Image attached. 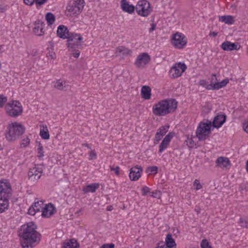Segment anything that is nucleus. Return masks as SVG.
I'll list each match as a JSON object with an SVG mask.
<instances>
[{
  "instance_id": "423d86ee",
  "label": "nucleus",
  "mask_w": 248,
  "mask_h": 248,
  "mask_svg": "<svg viewBox=\"0 0 248 248\" xmlns=\"http://www.w3.org/2000/svg\"><path fill=\"white\" fill-rule=\"evenodd\" d=\"M211 123L201 122L197 127L196 134L199 140H204L211 131Z\"/></svg>"
},
{
  "instance_id": "0eeeda50",
  "label": "nucleus",
  "mask_w": 248,
  "mask_h": 248,
  "mask_svg": "<svg viewBox=\"0 0 248 248\" xmlns=\"http://www.w3.org/2000/svg\"><path fill=\"white\" fill-rule=\"evenodd\" d=\"M84 0H71L66 7L67 10L73 15H78L84 6Z\"/></svg>"
},
{
  "instance_id": "6e6d98bb",
  "label": "nucleus",
  "mask_w": 248,
  "mask_h": 248,
  "mask_svg": "<svg viewBox=\"0 0 248 248\" xmlns=\"http://www.w3.org/2000/svg\"><path fill=\"white\" fill-rule=\"evenodd\" d=\"M55 54L53 52H49L48 54H47V57H50L51 59L54 58Z\"/></svg>"
},
{
  "instance_id": "f3484780",
  "label": "nucleus",
  "mask_w": 248,
  "mask_h": 248,
  "mask_svg": "<svg viewBox=\"0 0 248 248\" xmlns=\"http://www.w3.org/2000/svg\"><path fill=\"white\" fill-rule=\"evenodd\" d=\"M174 135V133L173 132H170L165 136L159 146V153H162L165 149L168 147L171 139L173 137Z\"/></svg>"
},
{
  "instance_id": "ddd939ff",
  "label": "nucleus",
  "mask_w": 248,
  "mask_h": 248,
  "mask_svg": "<svg viewBox=\"0 0 248 248\" xmlns=\"http://www.w3.org/2000/svg\"><path fill=\"white\" fill-rule=\"evenodd\" d=\"M11 188L10 183L0 182V197H7V199L11 195Z\"/></svg>"
},
{
  "instance_id": "58836bf2",
  "label": "nucleus",
  "mask_w": 248,
  "mask_h": 248,
  "mask_svg": "<svg viewBox=\"0 0 248 248\" xmlns=\"http://www.w3.org/2000/svg\"><path fill=\"white\" fill-rule=\"evenodd\" d=\"M161 196V192L159 190H155L152 192L151 196L153 198L160 199Z\"/></svg>"
},
{
  "instance_id": "09e8293b",
  "label": "nucleus",
  "mask_w": 248,
  "mask_h": 248,
  "mask_svg": "<svg viewBox=\"0 0 248 248\" xmlns=\"http://www.w3.org/2000/svg\"><path fill=\"white\" fill-rule=\"evenodd\" d=\"M215 87H216V86L215 85V84L211 83L209 85H207V86L206 87V88L208 90H217V88H215Z\"/></svg>"
},
{
  "instance_id": "a878e982",
  "label": "nucleus",
  "mask_w": 248,
  "mask_h": 248,
  "mask_svg": "<svg viewBox=\"0 0 248 248\" xmlns=\"http://www.w3.org/2000/svg\"><path fill=\"white\" fill-rule=\"evenodd\" d=\"M99 187V185L97 183H93L87 185L83 188V191L84 193L89 192L93 193L95 192L97 189Z\"/></svg>"
},
{
  "instance_id": "a18cd8bd",
  "label": "nucleus",
  "mask_w": 248,
  "mask_h": 248,
  "mask_svg": "<svg viewBox=\"0 0 248 248\" xmlns=\"http://www.w3.org/2000/svg\"><path fill=\"white\" fill-rule=\"evenodd\" d=\"M124 47L123 46L118 47L116 49V54L117 55H120L121 53L124 54Z\"/></svg>"
},
{
  "instance_id": "ea45409f",
  "label": "nucleus",
  "mask_w": 248,
  "mask_h": 248,
  "mask_svg": "<svg viewBox=\"0 0 248 248\" xmlns=\"http://www.w3.org/2000/svg\"><path fill=\"white\" fill-rule=\"evenodd\" d=\"M29 143L30 139L28 137H26L22 140V142L20 145L22 147H25L29 144Z\"/></svg>"
},
{
  "instance_id": "aec40b11",
  "label": "nucleus",
  "mask_w": 248,
  "mask_h": 248,
  "mask_svg": "<svg viewBox=\"0 0 248 248\" xmlns=\"http://www.w3.org/2000/svg\"><path fill=\"white\" fill-rule=\"evenodd\" d=\"M226 116L224 114H218L215 118L213 122L214 127L219 128L225 123Z\"/></svg>"
},
{
  "instance_id": "de8ad7c7",
  "label": "nucleus",
  "mask_w": 248,
  "mask_h": 248,
  "mask_svg": "<svg viewBox=\"0 0 248 248\" xmlns=\"http://www.w3.org/2000/svg\"><path fill=\"white\" fill-rule=\"evenodd\" d=\"M48 0H35L36 5H42L44 4Z\"/></svg>"
},
{
  "instance_id": "1a4fd4ad",
  "label": "nucleus",
  "mask_w": 248,
  "mask_h": 248,
  "mask_svg": "<svg viewBox=\"0 0 248 248\" xmlns=\"http://www.w3.org/2000/svg\"><path fill=\"white\" fill-rule=\"evenodd\" d=\"M171 44L176 48L182 49L187 44L186 36L180 32H176L172 37Z\"/></svg>"
},
{
  "instance_id": "2f4dec72",
  "label": "nucleus",
  "mask_w": 248,
  "mask_h": 248,
  "mask_svg": "<svg viewBox=\"0 0 248 248\" xmlns=\"http://www.w3.org/2000/svg\"><path fill=\"white\" fill-rule=\"evenodd\" d=\"M228 83L229 80L228 79H225L220 82H216L215 85L216 86V87H215V88L218 90L219 89L225 86Z\"/></svg>"
},
{
  "instance_id": "f257e3e1",
  "label": "nucleus",
  "mask_w": 248,
  "mask_h": 248,
  "mask_svg": "<svg viewBox=\"0 0 248 248\" xmlns=\"http://www.w3.org/2000/svg\"><path fill=\"white\" fill-rule=\"evenodd\" d=\"M36 229V225L32 222L21 226L19 235L22 248H34L39 243L41 235Z\"/></svg>"
},
{
  "instance_id": "c9c22d12",
  "label": "nucleus",
  "mask_w": 248,
  "mask_h": 248,
  "mask_svg": "<svg viewBox=\"0 0 248 248\" xmlns=\"http://www.w3.org/2000/svg\"><path fill=\"white\" fill-rule=\"evenodd\" d=\"M201 247L202 248H212V247L209 246V243L206 240H202L201 243Z\"/></svg>"
},
{
  "instance_id": "8fccbe9b",
  "label": "nucleus",
  "mask_w": 248,
  "mask_h": 248,
  "mask_svg": "<svg viewBox=\"0 0 248 248\" xmlns=\"http://www.w3.org/2000/svg\"><path fill=\"white\" fill-rule=\"evenodd\" d=\"M243 128L244 130L248 133V121L243 123Z\"/></svg>"
},
{
  "instance_id": "bb28decb",
  "label": "nucleus",
  "mask_w": 248,
  "mask_h": 248,
  "mask_svg": "<svg viewBox=\"0 0 248 248\" xmlns=\"http://www.w3.org/2000/svg\"><path fill=\"white\" fill-rule=\"evenodd\" d=\"M40 136L44 140H48L49 139V134L47 127L46 125H42V128L40 129Z\"/></svg>"
},
{
  "instance_id": "72a5a7b5",
  "label": "nucleus",
  "mask_w": 248,
  "mask_h": 248,
  "mask_svg": "<svg viewBox=\"0 0 248 248\" xmlns=\"http://www.w3.org/2000/svg\"><path fill=\"white\" fill-rule=\"evenodd\" d=\"M37 150L38 157L41 158L44 156L43 147L41 143H38Z\"/></svg>"
},
{
  "instance_id": "f704fd0d",
  "label": "nucleus",
  "mask_w": 248,
  "mask_h": 248,
  "mask_svg": "<svg viewBox=\"0 0 248 248\" xmlns=\"http://www.w3.org/2000/svg\"><path fill=\"white\" fill-rule=\"evenodd\" d=\"M169 128V125H165L161 127L159 129H158L157 132L160 133V134H161L162 135L164 136L168 132Z\"/></svg>"
},
{
  "instance_id": "603ef678",
  "label": "nucleus",
  "mask_w": 248,
  "mask_h": 248,
  "mask_svg": "<svg viewBox=\"0 0 248 248\" xmlns=\"http://www.w3.org/2000/svg\"><path fill=\"white\" fill-rule=\"evenodd\" d=\"M199 84L200 85L202 86H205L207 84V83H206V81L204 80V79H202V80H200V81H199Z\"/></svg>"
},
{
  "instance_id": "6e6552de",
  "label": "nucleus",
  "mask_w": 248,
  "mask_h": 248,
  "mask_svg": "<svg viewBox=\"0 0 248 248\" xmlns=\"http://www.w3.org/2000/svg\"><path fill=\"white\" fill-rule=\"evenodd\" d=\"M137 14L142 16L146 17L151 12L152 9L149 2L146 0H141L136 5Z\"/></svg>"
},
{
  "instance_id": "c85d7f7f",
  "label": "nucleus",
  "mask_w": 248,
  "mask_h": 248,
  "mask_svg": "<svg viewBox=\"0 0 248 248\" xmlns=\"http://www.w3.org/2000/svg\"><path fill=\"white\" fill-rule=\"evenodd\" d=\"M45 18L46 20L47 21L48 25H52L54 23L55 20V16L53 14H52L50 12L46 13Z\"/></svg>"
},
{
  "instance_id": "5701e85b",
  "label": "nucleus",
  "mask_w": 248,
  "mask_h": 248,
  "mask_svg": "<svg viewBox=\"0 0 248 248\" xmlns=\"http://www.w3.org/2000/svg\"><path fill=\"white\" fill-rule=\"evenodd\" d=\"M217 166L227 167L230 165V161L229 159L226 157L220 156L217 158L216 161Z\"/></svg>"
},
{
  "instance_id": "5fc2aeb1",
  "label": "nucleus",
  "mask_w": 248,
  "mask_h": 248,
  "mask_svg": "<svg viewBox=\"0 0 248 248\" xmlns=\"http://www.w3.org/2000/svg\"><path fill=\"white\" fill-rule=\"evenodd\" d=\"M155 25L154 23L151 24V27L149 29V32H151L155 30Z\"/></svg>"
},
{
  "instance_id": "e433bc0d",
  "label": "nucleus",
  "mask_w": 248,
  "mask_h": 248,
  "mask_svg": "<svg viewBox=\"0 0 248 248\" xmlns=\"http://www.w3.org/2000/svg\"><path fill=\"white\" fill-rule=\"evenodd\" d=\"M163 136L161 134H160V133H158V132H157L155 135L154 143L155 144L158 143V142L161 139V138Z\"/></svg>"
},
{
  "instance_id": "49530a36",
  "label": "nucleus",
  "mask_w": 248,
  "mask_h": 248,
  "mask_svg": "<svg viewBox=\"0 0 248 248\" xmlns=\"http://www.w3.org/2000/svg\"><path fill=\"white\" fill-rule=\"evenodd\" d=\"M96 155L94 151H91L89 153V159L92 160L95 158Z\"/></svg>"
},
{
  "instance_id": "c03bdc74",
  "label": "nucleus",
  "mask_w": 248,
  "mask_h": 248,
  "mask_svg": "<svg viewBox=\"0 0 248 248\" xmlns=\"http://www.w3.org/2000/svg\"><path fill=\"white\" fill-rule=\"evenodd\" d=\"M115 246L113 243L105 244L103 245L100 248H114Z\"/></svg>"
},
{
  "instance_id": "dca6fc26",
  "label": "nucleus",
  "mask_w": 248,
  "mask_h": 248,
  "mask_svg": "<svg viewBox=\"0 0 248 248\" xmlns=\"http://www.w3.org/2000/svg\"><path fill=\"white\" fill-rule=\"evenodd\" d=\"M45 24L40 20H37L34 23V27L33 29L34 33L39 36L43 35L45 32L44 27Z\"/></svg>"
},
{
  "instance_id": "b1692460",
  "label": "nucleus",
  "mask_w": 248,
  "mask_h": 248,
  "mask_svg": "<svg viewBox=\"0 0 248 248\" xmlns=\"http://www.w3.org/2000/svg\"><path fill=\"white\" fill-rule=\"evenodd\" d=\"M165 244L167 248H176V245L172 235L169 233L167 235L165 239Z\"/></svg>"
},
{
  "instance_id": "37998d69",
  "label": "nucleus",
  "mask_w": 248,
  "mask_h": 248,
  "mask_svg": "<svg viewBox=\"0 0 248 248\" xmlns=\"http://www.w3.org/2000/svg\"><path fill=\"white\" fill-rule=\"evenodd\" d=\"M149 192H150V189L148 187L144 186L142 188L141 193L142 195L145 196Z\"/></svg>"
},
{
  "instance_id": "864d4df0",
  "label": "nucleus",
  "mask_w": 248,
  "mask_h": 248,
  "mask_svg": "<svg viewBox=\"0 0 248 248\" xmlns=\"http://www.w3.org/2000/svg\"><path fill=\"white\" fill-rule=\"evenodd\" d=\"M80 52L78 50L76 51V52L72 53V55L75 58H78L79 56Z\"/></svg>"
},
{
  "instance_id": "13d9d810",
  "label": "nucleus",
  "mask_w": 248,
  "mask_h": 248,
  "mask_svg": "<svg viewBox=\"0 0 248 248\" xmlns=\"http://www.w3.org/2000/svg\"><path fill=\"white\" fill-rule=\"evenodd\" d=\"M119 167L118 166H117L115 169L114 171H115V174L117 175H118L119 173Z\"/></svg>"
},
{
  "instance_id": "39448f33",
  "label": "nucleus",
  "mask_w": 248,
  "mask_h": 248,
  "mask_svg": "<svg viewBox=\"0 0 248 248\" xmlns=\"http://www.w3.org/2000/svg\"><path fill=\"white\" fill-rule=\"evenodd\" d=\"M7 114L13 117L19 115L22 112V107L18 101H12L9 102L5 106Z\"/></svg>"
},
{
  "instance_id": "3c124183",
  "label": "nucleus",
  "mask_w": 248,
  "mask_h": 248,
  "mask_svg": "<svg viewBox=\"0 0 248 248\" xmlns=\"http://www.w3.org/2000/svg\"><path fill=\"white\" fill-rule=\"evenodd\" d=\"M23 1L25 4L28 5H32L35 2V0H23Z\"/></svg>"
},
{
  "instance_id": "4468645a",
  "label": "nucleus",
  "mask_w": 248,
  "mask_h": 248,
  "mask_svg": "<svg viewBox=\"0 0 248 248\" xmlns=\"http://www.w3.org/2000/svg\"><path fill=\"white\" fill-rule=\"evenodd\" d=\"M44 203L42 201H35L28 210V214L34 216L36 212L42 211L43 209Z\"/></svg>"
},
{
  "instance_id": "cd10ccee",
  "label": "nucleus",
  "mask_w": 248,
  "mask_h": 248,
  "mask_svg": "<svg viewBox=\"0 0 248 248\" xmlns=\"http://www.w3.org/2000/svg\"><path fill=\"white\" fill-rule=\"evenodd\" d=\"M219 21L228 24H233L234 21L231 16H223L219 17Z\"/></svg>"
},
{
  "instance_id": "79ce46f5",
  "label": "nucleus",
  "mask_w": 248,
  "mask_h": 248,
  "mask_svg": "<svg viewBox=\"0 0 248 248\" xmlns=\"http://www.w3.org/2000/svg\"><path fill=\"white\" fill-rule=\"evenodd\" d=\"M193 185L194 186H196V190H199L200 189H201L202 188V185L201 184V183L199 182V181L196 179L195 180L194 182V183H193Z\"/></svg>"
},
{
  "instance_id": "4d7b16f0",
  "label": "nucleus",
  "mask_w": 248,
  "mask_h": 248,
  "mask_svg": "<svg viewBox=\"0 0 248 248\" xmlns=\"http://www.w3.org/2000/svg\"><path fill=\"white\" fill-rule=\"evenodd\" d=\"M121 7L123 11H124V0H121Z\"/></svg>"
},
{
  "instance_id": "393cba45",
  "label": "nucleus",
  "mask_w": 248,
  "mask_h": 248,
  "mask_svg": "<svg viewBox=\"0 0 248 248\" xmlns=\"http://www.w3.org/2000/svg\"><path fill=\"white\" fill-rule=\"evenodd\" d=\"M9 206L8 199L7 197H0V214L5 211Z\"/></svg>"
},
{
  "instance_id": "412c9836",
  "label": "nucleus",
  "mask_w": 248,
  "mask_h": 248,
  "mask_svg": "<svg viewBox=\"0 0 248 248\" xmlns=\"http://www.w3.org/2000/svg\"><path fill=\"white\" fill-rule=\"evenodd\" d=\"M141 95L142 98L149 100L151 96V89L148 86H143L141 89Z\"/></svg>"
},
{
  "instance_id": "0e129e2a",
  "label": "nucleus",
  "mask_w": 248,
  "mask_h": 248,
  "mask_svg": "<svg viewBox=\"0 0 248 248\" xmlns=\"http://www.w3.org/2000/svg\"><path fill=\"white\" fill-rule=\"evenodd\" d=\"M112 209H113V207L111 205L108 206L107 208V209L108 211H111L112 210Z\"/></svg>"
},
{
  "instance_id": "7ed1b4c3",
  "label": "nucleus",
  "mask_w": 248,
  "mask_h": 248,
  "mask_svg": "<svg viewBox=\"0 0 248 248\" xmlns=\"http://www.w3.org/2000/svg\"><path fill=\"white\" fill-rule=\"evenodd\" d=\"M177 105L178 102L175 99H163L153 105V113L155 116H164L174 112L177 109Z\"/></svg>"
},
{
  "instance_id": "9b49d317",
  "label": "nucleus",
  "mask_w": 248,
  "mask_h": 248,
  "mask_svg": "<svg viewBox=\"0 0 248 248\" xmlns=\"http://www.w3.org/2000/svg\"><path fill=\"white\" fill-rule=\"evenodd\" d=\"M150 61V56L147 53H141L138 56L135 64L137 67H143L148 64Z\"/></svg>"
},
{
  "instance_id": "a211bd4d",
  "label": "nucleus",
  "mask_w": 248,
  "mask_h": 248,
  "mask_svg": "<svg viewBox=\"0 0 248 248\" xmlns=\"http://www.w3.org/2000/svg\"><path fill=\"white\" fill-rule=\"evenodd\" d=\"M55 211V208L53 204H46L42 211V216L44 217H49L54 213Z\"/></svg>"
},
{
  "instance_id": "338daca9",
  "label": "nucleus",
  "mask_w": 248,
  "mask_h": 248,
  "mask_svg": "<svg viewBox=\"0 0 248 248\" xmlns=\"http://www.w3.org/2000/svg\"><path fill=\"white\" fill-rule=\"evenodd\" d=\"M190 144L191 145L190 147H193V146H194V142H193V141L192 140L190 141Z\"/></svg>"
},
{
  "instance_id": "473e14b6",
  "label": "nucleus",
  "mask_w": 248,
  "mask_h": 248,
  "mask_svg": "<svg viewBox=\"0 0 248 248\" xmlns=\"http://www.w3.org/2000/svg\"><path fill=\"white\" fill-rule=\"evenodd\" d=\"M238 223L240 224V225L242 227L248 228V218H246V217L240 218L239 219Z\"/></svg>"
},
{
  "instance_id": "bf43d9fd",
  "label": "nucleus",
  "mask_w": 248,
  "mask_h": 248,
  "mask_svg": "<svg viewBox=\"0 0 248 248\" xmlns=\"http://www.w3.org/2000/svg\"><path fill=\"white\" fill-rule=\"evenodd\" d=\"M217 33L216 32H211L209 33L210 36H212L213 37H216L217 35Z\"/></svg>"
},
{
  "instance_id": "774afa93",
  "label": "nucleus",
  "mask_w": 248,
  "mask_h": 248,
  "mask_svg": "<svg viewBox=\"0 0 248 248\" xmlns=\"http://www.w3.org/2000/svg\"><path fill=\"white\" fill-rule=\"evenodd\" d=\"M246 170L248 173V160L247 161V163H246Z\"/></svg>"
},
{
  "instance_id": "2eb2a0df",
  "label": "nucleus",
  "mask_w": 248,
  "mask_h": 248,
  "mask_svg": "<svg viewBox=\"0 0 248 248\" xmlns=\"http://www.w3.org/2000/svg\"><path fill=\"white\" fill-rule=\"evenodd\" d=\"M221 48L224 51L238 50L240 49V45L238 43H232L230 41H225L221 46Z\"/></svg>"
},
{
  "instance_id": "a19ab883",
  "label": "nucleus",
  "mask_w": 248,
  "mask_h": 248,
  "mask_svg": "<svg viewBox=\"0 0 248 248\" xmlns=\"http://www.w3.org/2000/svg\"><path fill=\"white\" fill-rule=\"evenodd\" d=\"M7 101V98L3 95H0V107L2 108L4 104Z\"/></svg>"
},
{
  "instance_id": "6ab92c4d",
  "label": "nucleus",
  "mask_w": 248,
  "mask_h": 248,
  "mask_svg": "<svg viewBox=\"0 0 248 248\" xmlns=\"http://www.w3.org/2000/svg\"><path fill=\"white\" fill-rule=\"evenodd\" d=\"M142 169L137 166L132 168L130 170L129 178L132 181H136L140 177Z\"/></svg>"
},
{
  "instance_id": "9d476101",
  "label": "nucleus",
  "mask_w": 248,
  "mask_h": 248,
  "mask_svg": "<svg viewBox=\"0 0 248 248\" xmlns=\"http://www.w3.org/2000/svg\"><path fill=\"white\" fill-rule=\"evenodd\" d=\"M43 169L38 166L30 169L28 175L29 180L32 182H37L42 176Z\"/></svg>"
},
{
  "instance_id": "e2e57ef3",
  "label": "nucleus",
  "mask_w": 248,
  "mask_h": 248,
  "mask_svg": "<svg viewBox=\"0 0 248 248\" xmlns=\"http://www.w3.org/2000/svg\"><path fill=\"white\" fill-rule=\"evenodd\" d=\"M83 146L87 147L88 148L91 149V146L87 143H83L82 144Z\"/></svg>"
},
{
  "instance_id": "7c9ffc66",
  "label": "nucleus",
  "mask_w": 248,
  "mask_h": 248,
  "mask_svg": "<svg viewBox=\"0 0 248 248\" xmlns=\"http://www.w3.org/2000/svg\"><path fill=\"white\" fill-rule=\"evenodd\" d=\"M62 248H78V244L71 240L68 242H64Z\"/></svg>"
},
{
  "instance_id": "4be33fe9",
  "label": "nucleus",
  "mask_w": 248,
  "mask_h": 248,
  "mask_svg": "<svg viewBox=\"0 0 248 248\" xmlns=\"http://www.w3.org/2000/svg\"><path fill=\"white\" fill-rule=\"evenodd\" d=\"M54 87L56 89L61 91H66L69 88V85L65 81L61 79L54 82Z\"/></svg>"
},
{
  "instance_id": "20e7f679",
  "label": "nucleus",
  "mask_w": 248,
  "mask_h": 248,
  "mask_svg": "<svg viewBox=\"0 0 248 248\" xmlns=\"http://www.w3.org/2000/svg\"><path fill=\"white\" fill-rule=\"evenodd\" d=\"M25 131L23 126L16 122L12 123L7 127L6 138L9 141H12L22 135Z\"/></svg>"
},
{
  "instance_id": "4c0bfd02",
  "label": "nucleus",
  "mask_w": 248,
  "mask_h": 248,
  "mask_svg": "<svg viewBox=\"0 0 248 248\" xmlns=\"http://www.w3.org/2000/svg\"><path fill=\"white\" fill-rule=\"evenodd\" d=\"M157 170L158 168L156 166H150L147 168V171L148 172L156 173Z\"/></svg>"
},
{
  "instance_id": "c756f323",
  "label": "nucleus",
  "mask_w": 248,
  "mask_h": 248,
  "mask_svg": "<svg viewBox=\"0 0 248 248\" xmlns=\"http://www.w3.org/2000/svg\"><path fill=\"white\" fill-rule=\"evenodd\" d=\"M136 10V6L130 4L128 1L125 0V12L129 14L133 13Z\"/></svg>"
},
{
  "instance_id": "052dcab7",
  "label": "nucleus",
  "mask_w": 248,
  "mask_h": 248,
  "mask_svg": "<svg viewBox=\"0 0 248 248\" xmlns=\"http://www.w3.org/2000/svg\"><path fill=\"white\" fill-rule=\"evenodd\" d=\"M5 11V8L1 5H0V13H3Z\"/></svg>"
},
{
  "instance_id": "f03ea898",
  "label": "nucleus",
  "mask_w": 248,
  "mask_h": 248,
  "mask_svg": "<svg viewBox=\"0 0 248 248\" xmlns=\"http://www.w3.org/2000/svg\"><path fill=\"white\" fill-rule=\"evenodd\" d=\"M57 35L60 38L67 39L66 46L69 49L75 50L78 46L82 45L80 41L83 38L80 34L70 32L69 30L64 25H60L58 26L57 31Z\"/></svg>"
},
{
  "instance_id": "f8f14e48",
  "label": "nucleus",
  "mask_w": 248,
  "mask_h": 248,
  "mask_svg": "<svg viewBox=\"0 0 248 248\" xmlns=\"http://www.w3.org/2000/svg\"><path fill=\"white\" fill-rule=\"evenodd\" d=\"M186 69V66L185 63L181 62L176 63L170 70V72L173 73L172 74V77L176 78L181 76Z\"/></svg>"
},
{
  "instance_id": "680f3d73",
  "label": "nucleus",
  "mask_w": 248,
  "mask_h": 248,
  "mask_svg": "<svg viewBox=\"0 0 248 248\" xmlns=\"http://www.w3.org/2000/svg\"><path fill=\"white\" fill-rule=\"evenodd\" d=\"M3 46L0 45V54H1L3 52Z\"/></svg>"
},
{
  "instance_id": "69168bd1",
  "label": "nucleus",
  "mask_w": 248,
  "mask_h": 248,
  "mask_svg": "<svg viewBox=\"0 0 248 248\" xmlns=\"http://www.w3.org/2000/svg\"><path fill=\"white\" fill-rule=\"evenodd\" d=\"M165 247H166V244L165 245H163V246H158L156 248H165Z\"/></svg>"
}]
</instances>
